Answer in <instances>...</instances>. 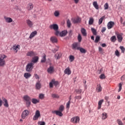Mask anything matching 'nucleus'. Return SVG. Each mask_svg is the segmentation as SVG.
Returning <instances> with one entry per match:
<instances>
[{"label": "nucleus", "mask_w": 125, "mask_h": 125, "mask_svg": "<svg viewBox=\"0 0 125 125\" xmlns=\"http://www.w3.org/2000/svg\"><path fill=\"white\" fill-rule=\"evenodd\" d=\"M3 101L4 102V107H9V105L8 104V102H7V100H6V99L5 98H4L3 99Z\"/></svg>", "instance_id": "nucleus-28"}, {"label": "nucleus", "mask_w": 125, "mask_h": 125, "mask_svg": "<svg viewBox=\"0 0 125 125\" xmlns=\"http://www.w3.org/2000/svg\"><path fill=\"white\" fill-rule=\"evenodd\" d=\"M50 41L52 43H57L58 42V39L55 36H52L50 38Z\"/></svg>", "instance_id": "nucleus-10"}, {"label": "nucleus", "mask_w": 125, "mask_h": 125, "mask_svg": "<svg viewBox=\"0 0 125 125\" xmlns=\"http://www.w3.org/2000/svg\"><path fill=\"white\" fill-rule=\"evenodd\" d=\"M91 31L93 35H94L95 36H96V35H97V32H96V30H95V29H94V28H92Z\"/></svg>", "instance_id": "nucleus-46"}, {"label": "nucleus", "mask_w": 125, "mask_h": 125, "mask_svg": "<svg viewBox=\"0 0 125 125\" xmlns=\"http://www.w3.org/2000/svg\"><path fill=\"white\" fill-rule=\"evenodd\" d=\"M73 23L74 24H77V23H81V21H82V19H81L80 18H76L75 19H73L72 20Z\"/></svg>", "instance_id": "nucleus-14"}, {"label": "nucleus", "mask_w": 125, "mask_h": 125, "mask_svg": "<svg viewBox=\"0 0 125 125\" xmlns=\"http://www.w3.org/2000/svg\"><path fill=\"white\" fill-rule=\"evenodd\" d=\"M33 8H34V4H33V3H29L27 4V10L28 11L32 10Z\"/></svg>", "instance_id": "nucleus-19"}, {"label": "nucleus", "mask_w": 125, "mask_h": 125, "mask_svg": "<svg viewBox=\"0 0 125 125\" xmlns=\"http://www.w3.org/2000/svg\"><path fill=\"white\" fill-rule=\"evenodd\" d=\"M71 104V102L70 101H68V102L66 104V108L67 109H69L70 108V104Z\"/></svg>", "instance_id": "nucleus-59"}, {"label": "nucleus", "mask_w": 125, "mask_h": 125, "mask_svg": "<svg viewBox=\"0 0 125 125\" xmlns=\"http://www.w3.org/2000/svg\"><path fill=\"white\" fill-rule=\"evenodd\" d=\"M79 50H80V52L81 53H86V50L85 49H83V48L80 47Z\"/></svg>", "instance_id": "nucleus-38"}, {"label": "nucleus", "mask_w": 125, "mask_h": 125, "mask_svg": "<svg viewBox=\"0 0 125 125\" xmlns=\"http://www.w3.org/2000/svg\"><path fill=\"white\" fill-rule=\"evenodd\" d=\"M46 59H45V54H44V56H43V58L42 60H41V62L42 63L46 61Z\"/></svg>", "instance_id": "nucleus-55"}, {"label": "nucleus", "mask_w": 125, "mask_h": 125, "mask_svg": "<svg viewBox=\"0 0 125 125\" xmlns=\"http://www.w3.org/2000/svg\"><path fill=\"white\" fill-rule=\"evenodd\" d=\"M70 122L73 124H79L80 123V117L75 116L72 117L70 120Z\"/></svg>", "instance_id": "nucleus-5"}, {"label": "nucleus", "mask_w": 125, "mask_h": 125, "mask_svg": "<svg viewBox=\"0 0 125 125\" xmlns=\"http://www.w3.org/2000/svg\"><path fill=\"white\" fill-rule=\"evenodd\" d=\"M68 31H67V30H63L60 32V37H61L62 38L63 37H65Z\"/></svg>", "instance_id": "nucleus-21"}, {"label": "nucleus", "mask_w": 125, "mask_h": 125, "mask_svg": "<svg viewBox=\"0 0 125 125\" xmlns=\"http://www.w3.org/2000/svg\"><path fill=\"white\" fill-rule=\"evenodd\" d=\"M54 15L56 17H58L59 16V12L58 11H55Z\"/></svg>", "instance_id": "nucleus-53"}, {"label": "nucleus", "mask_w": 125, "mask_h": 125, "mask_svg": "<svg viewBox=\"0 0 125 125\" xmlns=\"http://www.w3.org/2000/svg\"><path fill=\"white\" fill-rule=\"evenodd\" d=\"M64 109H65V107H64V105H61L59 108V111H60L61 112H63L64 111Z\"/></svg>", "instance_id": "nucleus-40"}, {"label": "nucleus", "mask_w": 125, "mask_h": 125, "mask_svg": "<svg viewBox=\"0 0 125 125\" xmlns=\"http://www.w3.org/2000/svg\"><path fill=\"white\" fill-rule=\"evenodd\" d=\"M30 114V111L27 109L24 110L21 113V119L23 120L26 119L29 117V115Z\"/></svg>", "instance_id": "nucleus-3"}, {"label": "nucleus", "mask_w": 125, "mask_h": 125, "mask_svg": "<svg viewBox=\"0 0 125 125\" xmlns=\"http://www.w3.org/2000/svg\"><path fill=\"white\" fill-rule=\"evenodd\" d=\"M47 71L49 74H53L55 71L54 67L53 66L50 65L47 69Z\"/></svg>", "instance_id": "nucleus-13"}, {"label": "nucleus", "mask_w": 125, "mask_h": 125, "mask_svg": "<svg viewBox=\"0 0 125 125\" xmlns=\"http://www.w3.org/2000/svg\"><path fill=\"white\" fill-rule=\"evenodd\" d=\"M115 54L116 56H117V57H120V52H119V50H116L115 52Z\"/></svg>", "instance_id": "nucleus-52"}, {"label": "nucleus", "mask_w": 125, "mask_h": 125, "mask_svg": "<svg viewBox=\"0 0 125 125\" xmlns=\"http://www.w3.org/2000/svg\"><path fill=\"white\" fill-rule=\"evenodd\" d=\"M100 41V37L99 36H97L96 37L95 40V42L97 43L98 42Z\"/></svg>", "instance_id": "nucleus-47"}, {"label": "nucleus", "mask_w": 125, "mask_h": 125, "mask_svg": "<svg viewBox=\"0 0 125 125\" xmlns=\"http://www.w3.org/2000/svg\"><path fill=\"white\" fill-rule=\"evenodd\" d=\"M75 99H78V100L82 99V96H77L75 97Z\"/></svg>", "instance_id": "nucleus-62"}, {"label": "nucleus", "mask_w": 125, "mask_h": 125, "mask_svg": "<svg viewBox=\"0 0 125 125\" xmlns=\"http://www.w3.org/2000/svg\"><path fill=\"white\" fill-rule=\"evenodd\" d=\"M40 117H41V112H40L39 110H36L35 114L33 117L34 121H37Z\"/></svg>", "instance_id": "nucleus-8"}, {"label": "nucleus", "mask_w": 125, "mask_h": 125, "mask_svg": "<svg viewBox=\"0 0 125 125\" xmlns=\"http://www.w3.org/2000/svg\"><path fill=\"white\" fill-rule=\"evenodd\" d=\"M55 36H57V37H58V36H60V32L58 30H55Z\"/></svg>", "instance_id": "nucleus-50"}, {"label": "nucleus", "mask_w": 125, "mask_h": 125, "mask_svg": "<svg viewBox=\"0 0 125 125\" xmlns=\"http://www.w3.org/2000/svg\"><path fill=\"white\" fill-rule=\"evenodd\" d=\"M34 77H35V79H40V77L37 74H34Z\"/></svg>", "instance_id": "nucleus-64"}, {"label": "nucleus", "mask_w": 125, "mask_h": 125, "mask_svg": "<svg viewBox=\"0 0 125 125\" xmlns=\"http://www.w3.org/2000/svg\"><path fill=\"white\" fill-rule=\"evenodd\" d=\"M118 42H123V33H117L116 34Z\"/></svg>", "instance_id": "nucleus-12"}, {"label": "nucleus", "mask_w": 125, "mask_h": 125, "mask_svg": "<svg viewBox=\"0 0 125 125\" xmlns=\"http://www.w3.org/2000/svg\"><path fill=\"white\" fill-rule=\"evenodd\" d=\"M106 31V27H103L101 30L102 33H104Z\"/></svg>", "instance_id": "nucleus-63"}, {"label": "nucleus", "mask_w": 125, "mask_h": 125, "mask_svg": "<svg viewBox=\"0 0 125 125\" xmlns=\"http://www.w3.org/2000/svg\"><path fill=\"white\" fill-rule=\"evenodd\" d=\"M32 75L29 73H25L24 74V77L25 79H29Z\"/></svg>", "instance_id": "nucleus-32"}, {"label": "nucleus", "mask_w": 125, "mask_h": 125, "mask_svg": "<svg viewBox=\"0 0 125 125\" xmlns=\"http://www.w3.org/2000/svg\"><path fill=\"white\" fill-rule=\"evenodd\" d=\"M38 34V32H37V31H34L33 32H32L29 36V39H33V38H34V37H35V36H37V34Z\"/></svg>", "instance_id": "nucleus-24"}, {"label": "nucleus", "mask_w": 125, "mask_h": 125, "mask_svg": "<svg viewBox=\"0 0 125 125\" xmlns=\"http://www.w3.org/2000/svg\"><path fill=\"white\" fill-rule=\"evenodd\" d=\"M93 22H94V20L93 18H90L88 21L89 25H92L93 24Z\"/></svg>", "instance_id": "nucleus-37"}, {"label": "nucleus", "mask_w": 125, "mask_h": 125, "mask_svg": "<svg viewBox=\"0 0 125 125\" xmlns=\"http://www.w3.org/2000/svg\"><path fill=\"white\" fill-rule=\"evenodd\" d=\"M6 57L4 54L0 55V67H3L5 65V58Z\"/></svg>", "instance_id": "nucleus-2"}, {"label": "nucleus", "mask_w": 125, "mask_h": 125, "mask_svg": "<svg viewBox=\"0 0 125 125\" xmlns=\"http://www.w3.org/2000/svg\"><path fill=\"white\" fill-rule=\"evenodd\" d=\"M64 74L66 75H71L72 74V71L70 69V67L66 68L64 71Z\"/></svg>", "instance_id": "nucleus-18"}, {"label": "nucleus", "mask_w": 125, "mask_h": 125, "mask_svg": "<svg viewBox=\"0 0 125 125\" xmlns=\"http://www.w3.org/2000/svg\"><path fill=\"white\" fill-rule=\"evenodd\" d=\"M61 56H62L61 53L58 52L55 55V58L57 60L60 59Z\"/></svg>", "instance_id": "nucleus-27"}, {"label": "nucleus", "mask_w": 125, "mask_h": 125, "mask_svg": "<svg viewBox=\"0 0 125 125\" xmlns=\"http://www.w3.org/2000/svg\"><path fill=\"white\" fill-rule=\"evenodd\" d=\"M27 56H30V57H33L36 55V53L33 51H29L26 53Z\"/></svg>", "instance_id": "nucleus-17"}, {"label": "nucleus", "mask_w": 125, "mask_h": 125, "mask_svg": "<svg viewBox=\"0 0 125 125\" xmlns=\"http://www.w3.org/2000/svg\"><path fill=\"white\" fill-rule=\"evenodd\" d=\"M116 123H117L118 125H124V123H123V122L120 119H117Z\"/></svg>", "instance_id": "nucleus-42"}, {"label": "nucleus", "mask_w": 125, "mask_h": 125, "mask_svg": "<svg viewBox=\"0 0 125 125\" xmlns=\"http://www.w3.org/2000/svg\"><path fill=\"white\" fill-rule=\"evenodd\" d=\"M93 5L96 9H99V6L98 5V4H97V1H94L93 2Z\"/></svg>", "instance_id": "nucleus-29"}, {"label": "nucleus", "mask_w": 125, "mask_h": 125, "mask_svg": "<svg viewBox=\"0 0 125 125\" xmlns=\"http://www.w3.org/2000/svg\"><path fill=\"white\" fill-rule=\"evenodd\" d=\"M104 102V100H100L98 103V109L101 108V105H102V103Z\"/></svg>", "instance_id": "nucleus-36"}, {"label": "nucleus", "mask_w": 125, "mask_h": 125, "mask_svg": "<svg viewBox=\"0 0 125 125\" xmlns=\"http://www.w3.org/2000/svg\"><path fill=\"white\" fill-rule=\"evenodd\" d=\"M97 92H101L102 91V87L101 84H98L96 89Z\"/></svg>", "instance_id": "nucleus-25"}, {"label": "nucleus", "mask_w": 125, "mask_h": 125, "mask_svg": "<svg viewBox=\"0 0 125 125\" xmlns=\"http://www.w3.org/2000/svg\"><path fill=\"white\" fill-rule=\"evenodd\" d=\"M26 24H27L28 27L32 28L34 25V22H33V21H31L30 20H26Z\"/></svg>", "instance_id": "nucleus-20"}, {"label": "nucleus", "mask_w": 125, "mask_h": 125, "mask_svg": "<svg viewBox=\"0 0 125 125\" xmlns=\"http://www.w3.org/2000/svg\"><path fill=\"white\" fill-rule=\"evenodd\" d=\"M66 23H67V26L68 28H70L71 25H72V24L71 23V21H70V20H67L66 21Z\"/></svg>", "instance_id": "nucleus-43"}, {"label": "nucleus", "mask_w": 125, "mask_h": 125, "mask_svg": "<svg viewBox=\"0 0 125 125\" xmlns=\"http://www.w3.org/2000/svg\"><path fill=\"white\" fill-rule=\"evenodd\" d=\"M105 19V16H103L99 20V25H101L103 22V20Z\"/></svg>", "instance_id": "nucleus-34"}, {"label": "nucleus", "mask_w": 125, "mask_h": 125, "mask_svg": "<svg viewBox=\"0 0 125 125\" xmlns=\"http://www.w3.org/2000/svg\"><path fill=\"white\" fill-rule=\"evenodd\" d=\"M58 49H59V46H56V48L52 50V52L53 53H56L57 51H58Z\"/></svg>", "instance_id": "nucleus-39"}, {"label": "nucleus", "mask_w": 125, "mask_h": 125, "mask_svg": "<svg viewBox=\"0 0 125 125\" xmlns=\"http://www.w3.org/2000/svg\"><path fill=\"white\" fill-rule=\"evenodd\" d=\"M74 60H75V57H74V56L73 55H70L69 56V61L70 62H73V61H74Z\"/></svg>", "instance_id": "nucleus-45"}, {"label": "nucleus", "mask_w": 125, "mask_h": 125, "mask_svg": "<svg viewBox=\"0 0 125 125\" xmlns=\"http://www.w3.org/2000/svg\"><path fill=\"white\" fill-rule=\"evenodd\" d=\"M39 98L40 99H43V98H44V94H40L39 95Z\"/></svg>", "instance_id": "nucleus-56"}, {"label": "nucleus", "mask_w": 125, "mask_h": 125, "mask_svg": "<svg viewBox=\"0 0 125 125\" xmlns=\"http://www.w3.org/2000/svg\"><path fill=\"white\" fill-rule=\"evenodd\" d=\"M58 82L55 81V79H53L51 82L49 83V86L51 88L53 87V84L54 85H55V86H57L58 85Z\"/></svg>", "instance_id": "nucleus-7"}, {"label": "nucleus", "mask_w": 125, "mask_h": 125, "mask_svg": "<svg viewBox=\"0 0 125 125\" xmlns=\"http://www.w3.org/2000/svg\"><path fill=\"white\" fill-rule=\"evenodd\" d=\"M108 118V114L106 112H104L102 114V120H106Z\"/></svg>", "instance_id": "nucleus-26"}, {"label": "nucleus", "mask_w": 125, "mask_h": 125, "mask_svg": "<svg viewBox=\"0 0 125 125\" xmlns=\"http://www.w3.org/2000/svg\"><path fill=\"white\" fill-rule=\"evenodd\" d=\"M52 114H56L57 116H59V117H62L63 116V113L60 110H53L52 111Z\"/></svg>", "instance_id": "nucleus-11"}, {"label": "nucleus", "mask_w": 125, "mask_h": 125, "mask_svg": "<svg viewBox=\"0 0 125 125\" xmlns=\"http://www.w3.org/2000/svg\"><path fill=\"white\" fill-rule=\"evenodd\" d=\"M32 102L33 104H37V103H40V100H38L37 99H32Z\"/></svg>", "instance_id": "nucleus-33"}, {"label": "nucleus", "mask_w": 125, "mask_h": 125, "mask_svg": "<svg viewBox=\"0 0 125 125\" xmlns=\"http://www.w3.org/2000/svg\"><path fill=\"white\" fill-rule=\"evenodd\" d=\"M82 36L81 34H79L78 36V40L79 42H82Z\"/></svg>", "instance_id": "nucleus-51"}, {"label": "nucleus", "mask_w": 125, "mask_h": 125, "mask_svg": "<svg viewBox=\"0 0 125 125\" xmlns=\"http://www.w3.org/2000/svg\"><path fill=\"white\" fill-rule=\"evenodd\" d=\"M83 91V90L82 89H78L75 90V92L77 93V94H81Z\"/></svg>", "instance_id": "nucleus-44"}, {"label": "nucleus", "mask_w": 125, "mask_h": 125, "mask_svg": "<svg viewBox=\"0 0 125 125\" xmlns=\"http://www.w3.org/2000/svg\"><path fill=\"white\" fill-rule=\"evenodd\" d=\"M120 49L121 50L122 53H125V48L123 46L120 47Z\"/></svg>", "instance_id": "nucleus-49"}, {"label": "nucleus", "mask_w": 125, "mask_h": 125, "mask_svg": "<svg viewBox=\"0 0 125 125\" xmlns=\"http://www.w3.org/2000/svg\"><path fill=\"white\" fill-rule=\"evenodd\" d=\"M99 52H100V53H101V54H103L104 52H103V48H102V47H99Z\"/></svg>", "instance_id": "nucleus-54"}, {"label": "nucleus", "mask_w": 125, "mask_h": 125, "mask_svg": "<svg viewBox=\"0 0 125 125\" xmlns=\"http://www.w3.org/2000/svg\"><path fill=\"white\" fill-rule=\"evenodd\" d=\"M41 86H42V85L41 84V83H40V82H38L36 83V89H40Z\"/></svg>", "instance_id": "nucleus-31"}, {"label": "nucleus", "mask_w": 125, "mask_h": 125, "mask_svg": "<svg viewBox=\"0 0 125 125\" xmlns=\"http://www.w3.org/2000/svg\"><path fill=\"white\" fill-rule=\"evenodd\" d=\"M33 66H34V63H32V62L28 63L25 67V70L26 72H31V71L33 70V68H34Z\"/></svg>", "instance_id": "nucleus-4"}, {"label": "nucleus", "mask_w": 125, "mask_h": 125, "mask_svg": "<svg viewBox=\"0 0 125 125\" xmlns=\"http://www.w3.org/2000/svg\"><path fill=\"white\" fill-rule=\"evenodd\" d=\"M72 49L73 50H79L80 49V44L78 42H75L72 44Z\"/></svg>", "instance_id": "nucleus-6"}, {"label": "nucleus", "mask_w": 125, "mask_h": 125, "mask_svg": "<svg viewBox=\"0 0 125 125\" xmlns=\"http://www.w3.org/2000/svg\"><path fill=\"white\" fill-rule=\"evenodd\" d=\"M51 97L52 98H56V99H59V95L57 94H52Z\"/></svg>", "instance_id": "nucleus-35"}, {"label": "nucleus", "mask_w": 125, "mask_h": 125, "mask_svg": "<svg viewBox=\"0 0 125 125\" xmlns=\"http://www.w3.org/2000/svg\"><path fill=\"white\" fill-rule=\"evenodd\" d=\"M39 62V57L38 56H35L33 57L31 61V63H33V64H35L36 63H37V62Z\"/></svg>", "instance_id": "nucleus-16"}, {"label": "nucleus", "mask_w": 125, "mask_h": 125, "mask_svg": "<svg viewBox=\"0 0 125 125\" xmlns=\"http://www.w3.org/2000/svg\"><path fill=\"white\" fill-rule=\"evenodd\" d=\"M39 125H45V122H39Z\"/></svg>", "instance_id": "nucleus-61"}, {"label": "nucleus", "mask_w": 125, "mask_h": 125, "mask_svg": "<svg viewBox=\"0 0 125 125\" xmlns=\"http://www.w3.org/2000/svg\"><path fill=\"white\" fill-rule=\"evenodd\" d=\"M23 99L25 100L26 102V107L29 108V107L31 105V97L27 95H26L23 96Z\"/></svg>", "instance_id": "nucleus-1"}, {"label": "nucleus", "mask_w": 125, "mask_h": 125, "mask_svg": "<svg viewBox=\"0 0 125 125\" xmlns=\"http://www.w3.org/2000/svg\"><path fill=\"white\" fill-rule=\"evenodd\" d=\"M49 28L51 29V30H54V31H58L59 27H58V25L56 24H53L49 26Z\"/></svg>", "instance_id": "nucleus-9"}, {"label": "nucleus", "mask_w": 125, "mask_h": 125, "mask_svg": "<svg viewBox=\"0 0 125 125\" xmlns=\"http://www.w3.org/2000/svg\"><path fill=\"white\" fill-rule=\"evenodd\" d=\"M19 46H20L19 45H14L13 46V50L14 51H15L16 53H17L18 49H20Z\"/></svg>", "instance_id": "nucleus-23"}, {"label": "nucleus", "mask_w": 125, "mask_h": 125, "mask_svg": "<svg viewBox=\"0 0 125 125\" xmlns=\"http://www.w3.org/2000/svg\"><path fill=\"white\" fill-rule=\"evenodd\" d=\"M117 40V38H116V36H113L111 37L110 41L112 42H116V40Z\"/></svg>", "instance_id": "nucleus-41"}, {"label": "nucleus", "mask_w": 125, "mask_h": 125, "mask_svg": "<svg viewBox=\"0 0 125 125\" xmlns=\"http://www.w3.org/2000/svg\"><path fill=\"white\" fill-rule=\"evenodd\" d=\"M81 33L84 37L86 36L87 34H86V30H85V29L82 28L81 29Z\"/></svg>", "instance_id": "nucleus-30"}, {"label": "nucleus", "mask_w": 125, "mask_h": 125, "mask_svg": "<svg viewBox=\"0 0 125 125\" xmlns=\"http://www.w3.org/2000/svg\"><path fill=\"white\" fill-rule=\"evenodd\" d=\"M125 80V75H123L121 78V81H124Z\"/></svg>", "instance_id": "nucleus-60"}, {"label": "nucleus", "mask_w": 125, "mask_h": 125, "mask_svg": "<svg viewBox=\"0 0 125 125\" xmlns=\"http://www.w3.org/2000/svg\"><path fill=\"white\" fill-rule=\"evenodd\" d=\"M122 86H123V84L121 83H120L119 84V89L118 90V92H120V91H121V90H122Z\"/></svg>", "instance_id": "nucleus-57"}, {"label": "nucleus", "mask_w": 125, "mask_h": 125, "mask_svg": "<svg viewBox=\"0 0 125 125\" xmlns=\"http://www.w3.org/2000/svg\"><path fill=\"white\" fill-rule=\"evenodd\" d=\"M104 10H107L109 8V4L108 3H106L104 5Z\"/></svg>", "instance_id": "nucleus-48"}, {"label": "nucleus", "mask_w": 125, "mask_h": 125, "mask_svg": "<svg viewBox=\"0 0 125 125\" xmlns=\"http://www.w3.org/2000/svg\"><path fill=\"white\" fill-rule=\"evenodd\" d=\"M114 25H115V22L114 21H109L107 23V28L108 29H112L114 27Z\"/></svg>", "instance_id": "nucleus-15"}, {"label": "nucleus", "mask_w": 125, "mask_h": 125, "mask_svg": "<svg viewBox=\"0 0 125 125\" xmlns=\"http://www.w3.org/2000/svg\"><path fill=\"white\" fill-rule=\"evenodd\" d=\"M4 18L5 22H6V23H11L13 21V20H12V19L11 18L4 17Z\"/></svg>", "instance_id": "nucleus-22"}, {"label": "nucleus", "mask_w": 125, "mask_h": 125, "mask_svg": "<svg viewBox=\"0 0 125 125\" xmlns=\"http://www.w3.org/2000/svg\"><path fill=\"white\" fill-rule=\"evenodd\" d=\"M105 78H106V77H105V75L103 74H101L100 76V79H101V80H103L105 79Z\"/></svg>", "instance_id": "nucleus-58"}]
</instances>
